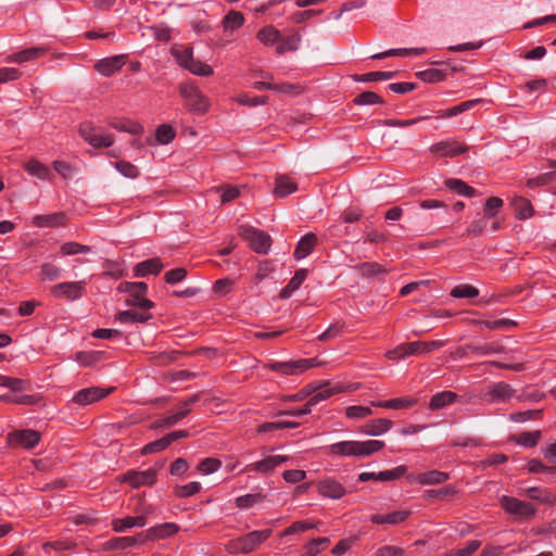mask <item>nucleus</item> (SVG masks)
Masks as SVG:
<instances>
[{"label": "nucleus", "mask_w": 556, "mask_h": 556, "mask_svg": "<svg viewBox=\"0 0 556 556\" xmlns=\"http://www.w3.org/2000/svg\"><path fill=\"white\" fill-rule=\"evenodd\" d=\"M127 306H135L140 311L148 312L154 306V303L143 296H131L126 300Z\"/></svg>", "instance_id": "obj_57"}, {"label": "nucleus", "mask_w": 556, "mask_h": 556, "mask_svg": "<svg viewBox=\"0 0 556 556\" xmlns=\"http://www.w3.org/2000/svg\"><path fill=\"white\" fill-rule=\"evenodd\" d=\"M156 470L153 468L144 471H128L124 475V480L130 483L134 488L142 485H152L155 482Z\"/></svg>", "instance_id": "obj_14"}, {"label": "nucleus", "mask_w": 556, "mask_h": 556, "mask_svg": "<svg viewBox=\"0 0 556 556\" xmlns=\"http://www.w3.org/2000/svg\"><path fill=\"white\" fill-rule=\"evenodd\" d=\"M503 201L500 198L492 197L486 200L484 205V216L485 218H494L496 215V212L502 207Z\"/></svg>", "instance_id": "obj_53"}, {"label": "nucleus", "mask_w": 556, "mask_h": 556, "mask_svg": "<svg viewBox=\"0 0 556 556\" xmlns=\"http://www.w3.org/2000/svg\"><path fill=\"white\" fill-rule=\"evenodd\" d=\"M91 251V248L89 245L80 244L77 242H66L62 244L61 252L64 255H74L78 253L87 254Z\"/></svg>", "instance_id": "obj_47"}, {"label": "nucleus", "mask_w": 556, "mask_h": 556, "mask_svg": "<svg viewBox=\"0 0 556 556\" xmlns=\"http://www.w3.org/2000/svg\"><path fill=\"white\" fill-rule=\"evenodd\" d=\"M313 384L318 386V389L313 393V395L309 397V400L306 402L302 409L281 410L278 413V416L301 417L307 415L312 412V407L315 406L317 403H319L320 401H325L329 399L331 395L343 391V388L340 384L331 386L329 381Z\"/></svg>", "instance_id": "obj_2"}, {"label": "nucleus", "mask_w": 556, "mask_h": 556, "mask_svg": "<svg viewBox=\"0 0 556 556\" xmlns=\"http://www.w3.org/2000/svg\"><path fill=\"white\" fill-rule=\"evenodd\" d=\"M151 314L143 311H136V309H128V311H122L116 315V320L122 324H128V323H146L151 318Z\"/></svg>", "instance_id": "obj_23"}, {"label": "nucleus", "mask_w": 556, "mask_h": 556, "mask_svg": "<svg viewBox=\"0 0 556 556\" xmlns=\"http://www.w3.org/2000/svg\"><path fill=\"white\" fill-rule=\"evenodd\" d=\"M465 349H469L470 352L475 353L477 356L492 355V354L502 353L504 351L503 346L495 344V343H486L483 345L468 344V345H465Z\"/></svg>", "instance_id": "obj_36"}, {"label": "nucleus", "mask_w": 556, "mask_h": 556, "mask_svg": "<svg viewBox=\"0 0 556 556\" xmlns=\"http://www.w3.org/2000/svg\"><path fill=\"white\" fill-rule=\"evenodd\" d=\"M451 295L453 298H476L479 295V290L470 285H458L452 289Z\"/></svg>", "instance_id": "obj_42"}, {"label": "nucleus", "mask_w": 556, "mask_h": 556, "mask_svg": "<svg viewBox=\"0 0 556 556\" xmlns=\"http://www.w3.org/2000/svg\"><path fill=\"white\" fill-rule=\"evenodd\" d=\"M220 465L222 463L216 458H205L199 464L198 470L204 475H210L216 471Z\"/></svg>", "instance_id": "obj_61"}, {"label": "nucleus", "mask_w": 556, "mask_h": 556, "mask_svg": "<svg viewBox=\"0 0 556 556\" xmlns=\"http://www.w3.org/2000/svg\"><path fill=\"white\" fill-rule=\"evenodd\" d=\"M540 437V431L522 432L517 437L516 441L520 445L532 447L538 444Z\"/></svg>", "instance_id": "obj_50"}, {"label": "nucleus", "mask_w": 556, "mask_h": 556, "mask_svg": "<svg viewBox=\"0 0 556 556\" xmlns=\"http://www.w3.org/2000/svg\"><path fill=\"white\" fill-rule=\"evenodd\" d=\"M307 275L306 269H299L295 271L294 276L290 279L289 283L281 290L280 298L288 299L305 280Z\"/></svg>", "instance_id": "obj_29"}, {"label": "nucleus", "mask_w": 556, "mask_h": 556, "mask_svg": "<svg viewBox=\"0 0 556 556\" xmlns=\"http://www.w3.org/2000/svg\"><path fill=\"white\" fill-rule=\"evenodd\" d=\"M479 102H480V100H469V101L462 102L458 105H455V106L448 109L447 111H445V113L443 114V117L456 116V115L473 108Z\"/></svg>", "instance_id": "obj_54"}, {"label": "nucleus", "mask_w": 556, "mask_h": 556, "mask_svg": "<svg viewBox=\"0 0 556 556\" xmlns=\"http://www.w3.org/2000/svg\"><path fill=\"white\" fill-rule=\"evenodd\" d=\"M220 193L222 202L228 203L239 197L240 191L237 187L222 186L216 189Z\"/></svg>", "instance_id": "obj_58"}, {"label": "nucleus", "mask_w": 556, "mask_h": 556, "mask_svg": "<svg viewBox=\"0 0 556 556\" xmlns=\"http://www.w3.org/2000/svg\"><path fill=\"white\" fill-rule=\"evenodd\" d=\"M426 52V48H412V49H391L381 53L372 55V59H383L388 56H406V55H419Z\"/></svg>", "instance_id": "obj_35"}, {"label": "nucleus", "mask_w": 556, "mask_h": 556, "mask_svg": "<svg viewBox=\"0 0 556 556\" xmlns=\"http://www.w3.org/2000/svg\"><path fill=\"white\" fill-rule=\"evenodd\" d=\"M51 293L54 298H65L68 301H76L86 293V282L71 281L60 282L51 288Z\"/></svg>", "instance_id": "obj_7"}, {"label": "nucleus", "mask_w": 556, "mask_h": 556, "mask_svg": "<svg viewBox=\"0 0 556 556\" xmlns=\"http://www.w3.org/2000/svg\"><path fill=\"white\" fill-rule=\"evenodd\" d=\"M406 471V467L400 466L392 470H386L377 473V480L378 481H389V480H395L402 477Z\"/></svg>", "instance_id": "obj_59"}, {"label": "nucleus", "mask_w": 556, "mask_h": 556, "mask_svg": "<svg viewBox=\"0 0 556 556\" xmlns=\"http://www.w3.org/2000/svg\"><path fill=\"white\" fill-rule=\"evenodd\" d=\"M408 515H409V513L406 510H397V511H393L388 515H374V516H371L370 520L374 523H378V525H383V523L397 525L400 522H403L407 518Z\"/></svg>", "instance_id": "obj_26"}, {"label": "nucleus", "mask_w": 556, "mask_h": 556, "mask_svg": "<svg viewBox=\"0 0 556 556\" xmlns=\"http://www.w3.org/2000/svg\"><path fill=\"white\" fill-rule=\"evenodd\" d=\"M456 394L452 391H443L434 394L430 400L431 409H441L455 401Z\"/></svg>", "instance_id": "obj_34"}, {"label": "nucleus", "mask_w": 556, "mask_h": 556, "mask_svg": "<svg viewBox=\"0 0 556 556\" xmlns=\"http://www.w3.org/2000/svg\"><path fill=\"white\" fill-rule=\"evenodd\" d=\"M178 531V527L175 523H163L148 529L146 532L139 534L140 539L144 541H154L159 539H165Z\"/></svg>", "instance_id": "obj_16"}, {"label": "nucleus", "mask_w": 556, "mask_h": 556, "mask_svg": "<svg viewBox=\"0 0 556 556\" xmlns=\"http://www.w3.org/2000/svg\"><path fill=\"white\" fill-rule=\"evenodd\" d=\"M288 460V456H281V455H275V456H268L267 458L256 462L253 464H250L245 467L247 471H258L262 473L269 472L274 470L278 465L285 463Z\"/></svg>", "instance_id": "obj_18"}, {"label": "nucleus", "mask_w": 556, "mask_h": 556, "mask_svg": "<svg viewBox=\"0 0 556 556\" xmlns=\"http://www.w3.org/2000/svg\"><path fill=\"white\" fill-rule=\"evenodd\" d=\"M448 478L450 476L446 472L430 470L418 475L417 481L420 484H441L444 483Z\"/></svg>", "instance_id": "obj_31"}, {"label": "nucleus", "mask_w": 556, "mask_h": 556, "mask_svg": "<svg viewBox=\"0 0 556 556\" xmlns=\"http://www.w3.org/2000/svg\"><path fill=\"white\" fill-rule=\"evenodd\" d=\"M515 215L519 219H528L533 215V207L529 200L525 198H516L513 202Z\"/></svg>", "instance_id": "obj_33"}, {"label": "nucleus", "mask_w": 556, "mask_h": 556, "mask_svg": "<svg viewBox=\"0 0 556 556\" xmlns=\"http://www.w3.org/2000/svg\"><path fill=\"white\" fill-rule=\"evenodd\" d=\"M0 387H5L17 392L26 390V382L18 378L0 375Z\"/></svg>", "instance_id": "obj_49"}, {"label": "nucleus", "mask_w": 556, "mask_h": 556, "mask_svg": "<svg viewBox=\"0 0 556 556\" xmlns=\"http://www.w3.org/2000/svg\"><path fill=\"white\" fill-rule=\"evenodd\" d=\"M264 500V495L261 493L255 494H247L236 498V505L241 509H248L253 505L262 502Z\"/></svg>", "instance_id": "obj_43"}, {"label": "nucleus", "mask_w": 556, "mask_h": 556, "mask_svg": "<svg viewBox=\"0 0 556 556\" xmlns=\"http://www.w3.org/2000/svg\"><path fill=\"white\" fill-rule=\"evenodd\" d=\"M45 53L43 48H29L8 56V62L24 63L36 60Z\"/></svg>", "instance_id": "obj_27"}, {"label": "nucleus", "mask_w": 556, "mask_h": 556, "mask_svg": "<svg viewBox=\"0 0 556 556\" xmlns=\"http://www.w3.org/2000/svg\"><path fill=\"white\" fill-rule=\"evenodd\" d=\"M480 547L479 541L469 542L464 548L452 551L448 556H471Z\"/></svg>", "instance_id": "obj_64"}, {"label": "nucleus", "mask_w": 556, "mask_h": 556, "mask_svg": "<svg viewBox=\"0 0 556 556\" xmlns=\"http://www.w3.org/2000/svg\"><path fill=\"white\" fill-rule=\"evenodd\" d=\"M330 540L328 538H318L312 540L307 546L306 551L309 556H315L319 553L321 548H325L329 544Z\"/></svg>", "instance_id": "obj_62"}, {"label": "nucleus", "mask_w": 556, "mask_h": 556, "mask_svg": "<svg viewBox=\"0 0 556 556\" xmlns=\"http://www.w3.org/2000/svg\"><path fill=\"white\" fill-rule=\"evenodd\" d=\"M142 542H144V540L140 539L139 534H138L137 536H124V538L114 539L111 542V546L113 548H126V547L132 546L137 543H142Z\"/></svg>", "instance_id": "obj_56"}, {"label": "nucleus", "mask_w": 556, "mask_h": 556, "mask_svg": "<svg viewBox=\"0 0 556 556\" xmlns=\"http://www.w3.org/2000/svg\"><path fill=\"white\" fill-rule=\"evenodd\" d=\"M271 530L252 531L244 536L229 541L227 548L230 553L248 554L267 540Z\"/></svg>", "instance_id": "obj_4"}, {"label": "nucleus", "mask_w": 556, "mask_h": 556, "mask_svg": "<svg viewBox=\"0 0 556 556\" xmlns=\"http://www.w3.org/2000/svg\"><path fill=\"white\" fill-rule=\"evenodd\" d=\"M395 72H370L362 75H354L355 81L388 80L395 76Z\"/></svg>", "instance_id": "obj_40"}, {"label": "nucleus", "mask_w": 556, "mask_h": 556, "mask_svg": "<svg viewBox=\"0 0 556 556\" xmlns=\"http://www.w3.org/2000/svg\"><path fill=\"white\" fill-rule=\"evenodd\" d=\"M127 62L126 54L114 55L98 61L94 64V68L103 76H112L118 72Z\"/></svg>", "instance_id": "obj_12"}, {"label": "nucleus", "mask_w": 556, "mask_h": 556, "mask_svg": "<svg viewBox=\"0 0 556 556\" xmlns=\"http://www.w3.org/2000/svg\"><path fill=\"white\" fill-rule=\"evenodd\" d=\"M179 91L190 111L197 114L206 113L210 106L208 99L197 86L185 84L180 86Z\"/></svg>", "instance_id": "obj_5"}, {"label": "nucleus", "mask_w": 556, "mask_h": 556, "mask_svg": "<svg viewBox=\"0 0 556 556\" xmlns=\"http://www.w3.org/2000/svg\"><path fill=\"white\" fill-rule=\"evenodd\" d=\"M392 427V421L389 420V419H386V418H379V419H376V420H371L369 422H367L364 427H363V432L368 434V435H380L384 432H387L388 430H390Z\"/></svg>", "instance_id": "obj_24"}, {"label": "nucleus", "mask_w": 556, "mask_h": 556, "mask_svg": "<svg viewBox=\"0 0 556 556\" xmlns=\"http://www.w3.org/2000/svg\"><path fill=\"white\" fill-rule=\"evenodd\" d=\"M501 503L507 513L521 518H531L535 514V509L529 503L521 502L515 497L503 496Z\"/></svg>", "instance_id": "obj_11"}, {"label": "nucleus", "mask_w": 556, "mask_h": 556, "mask_svg": "<svg viewBox=\"0 0 556 556\" xmlns=\"http://www.w3.org/2000/svg\"><path fill=\"white\" fill-rule=\"evenodd\" d=\"M445 185L448 189L457 192L460 195L475 197L477 193L472 187L468 186L460 179H448L445 181Z\"/></svg>", "instance_id": "obj_38"}, {"label": "nucleus", "mask_w": 556, "mask_h": 556, "mask_svg": "<svg viewBox=\"0 0 556 556\" xmlns=\"http://www.w3.org/2000/svg\"><path fill=\"white\" fill-rule=\"evenodd\" d=\"M151 513V508H148L144 514L136 517H125L113 521V529L116 532H125L129 528L144 527L147 525V515Z\"/></svg>", "instance_id": "obj_17"}, {"label": "nucleus", "mask_w": 556, "mask_h": 556, "mask_svg": "<svg viewBox=\"0 0 556 556\" xmlns=\"http://www.w3.org/2000/svg\"><path fill=\"white\" fill-rule=\"evenodd\" d=\"M188 71L199 76H210L213 74V68L210 65H206L198 60H193V62L188 67Z\"/></svg>", "instance_id": "obj_63"}, {"label": "nucleus", "mask_w": 556, "mask_h": 556, "mask_svg": "<svg viewBox=\"0 0 556 556\" xmlns=\"http://www.w3.org/2000/svg\"><path fill=\"white\" fill-rule=\"evenodd\" d=\"M468 150V147L457 141H441L431 146L430 151L439 156L454 157Z\"/></svg>", "instance_id": "obj_15"}, {"label": "nucleus", "mask_w": 556, "mask_h": 556, "mask_svg": "<svg viewBox=\"0 0 556 556\" xmlns=\"http://www.w3.org/2000/svg\"><path fill=\"white\" fill-rule=\"evenodd\" d=\"M96 127L92 123H83L79 127V135L92 147L104 148L113 144V136L110 134H94Z\"/></svg>", "instance_id": "obj_9"}, {"label": "nucleus", "mask_w": 556, "mask_h": 556, "mask_svg": "<svg viewBox=\"0 0 556 556\" xmlns=\"http://www.w3.org/2000/svg\"><path fill=\"white\" fill-rule=\"evenodd\" d=\"M556 180V172L544 173L535 178H530L527 180L526 185L529 188L541 187L551 184Z\"/></svg>", "instance_id": "obj_46"}, {"label": "nucleus", "mask_w": 556, "mask_h": 556, "mask_svg": "<svg viewBox=\"0 0 556 556\" xmlns=\"http://www.w3.org/2000/svg\"><path fill=\"white\" fill-rule=\"evenodd\" d=\"M113 390H114V388H110V389H102L99 387L86 388V389L78 391L74 395L73 401L79 405L86 406V405H89V404L106 396Z\"/></svg>", "instance_id": "obj_13"}, {"label": "nucleus", "mask_w": 556, "mask_h": 556, "mask_svg": "<svg viewBox=\"0 0 556 556\" xmlns=\"http://www.w3.org/2000/svg\"><path fill=\"white\" fill-rule=\"evenodd\" d=\"M115 168L127 178H136L139 175L138 168L129 162L119 161L115 163Z\"/></svg>", "instance_id": "obj_55"}, {"label": "nucleus", "mask_w": 556, "mask_h": 556, "mask_svg": "<svg viewBox=\"0 0 556 556\" xmlns=\"http://www.w3.org/2000/svg\"><path fill=\"white\" fill-rule=\"evenodd\" d=\"M25 169L30 175L36 176L39 179L51 180L53 178V174L51 173L49 167H47L46 165H43L42 163L35 159H31L25 164Z\"/></svg>", "instance_id": "obj_25"}, {"label": "nucleus", "mask_w": 556, "mask_h": 556, "mask_svg": "<svg viewBox=\"0 0 556 556\" xmlns=\"http://www.w3.org/2000/svg\"><path fill=\"white\" fill-rule=\"evenodd\" d=\"M155 137L159 143L167 144L174 139L175 131L170 125L163 124L157 127Z\"/></svg>", "instance_id": "obj_45"}, {"label": "nucleus", "mask_w": 556, "mask_h": 556, "mask_svg": "<svg viewBox=\"0 0 556 556\" xmlns=\"http://www.w3.org/2000/svg\"><path fill=\"white\" fill-rule=\"evenodd\" d=\"M444 345L443 341H416L409 343H403L397 345L395 349L387 352L389 359H397L408 355H424L429 354L434 350H438Z\"/></svg>", "instance_id": "obj_3"}, {"label": "nucleus", "mask_w": 556, "mask_h": 556, "mask_svg": "<svg viewBox=\"0 0 556 556\" xmlns=\"http://www.w3.org/2000/svg\"><path fill=\"white\" fill-rule=\"evenodd\" d=\"M489 402L507 401L515 395V390L506 382H496L489 387Z\"/></svg>", "instance_id": "obj_19"}, {"label": "nucleus", "mask_w": 556, "mask_h": 556, "mask_svg": "<svg viewBox=\"0 0 556 556\" xmlns=\"http://www.w3.org/2000/svg\"><path fill=\"white\" fill-rule=\"evenodd\" d=\"M257 38L264 43V45H274L276 42L279 43L281 36L278 29H276L273 26H266L262 28L257 33Z\"/></svg>", "instance_id": "obj_39"}, {"label": "nucleus", "mask_w": 556, "mask_h": 556, "mask_svg": "<svg viewBox=\"0 0 556 556\" xmlns=\"http://www.w3.org/2000/svg\"><path fill=\"white\" fill-rule=\"evenodd\" d=\"M239 235L256 253L266 254L269 251L271 239L266 232L251 226H240Z\"/></svg>", "instance_id": "obj_6"}, {"label": "nucleus", "mask_w": 556, "mask_h": 556, "mask_svg": "<svg viewBox=\"0 0 556 556\" xmlns=\"http://www.w3.org/2000/svg\"><path fill=\"white\" fill-rule=\"evenodd\" d=\"M163 268V264L160 258L154 257L143 262L138 263L134 273L136 277H146L150 274L157 275Z\"/></svg>", "instance_id": "obj_21"}, {"label": "nucleus", "mask_w": 556, "mask_h": 556, "mask_svg": "<svg viewBox=\"0 0 556 556\" xmlns=\"http://www.w3.org/2000/svg\"><path fill=\"white\" fill-rule=\"evenodd\" d=\"M345 413L349 418L361 419L371 415L372 410L370 407L354 405L349 406Z\"/></svg>", "instance_id": "obj_60"}, {"label": "nucleus", "mask_w": 556, "mask_h": 556, "mask_svg": "<svg viewBox=\"0 0 556 556\" xmlns=\"http://www.w3.org/2000/svg\"><path fill=\"white\" fill-rule=\"evenodd\" d=\"M384 447V442L379 440L368 441H342L329 446L331 454L354 457H367Z\"/></svg>", "instance_id": "obj_1"}, {"label": "nucleus", "mask_w": 556, "mask_h": 556, "mask_svg": "<svg viewBox=\"0 0 556 556\" xmlns=\"http://www.w3.org/2000/svg\"><path fill=\"white\" fill-rule=\"evenodd\" d=\"M300 42L301 36L300 34L295 33L285 39H280L276 51L278 54H283L287 51H295L299 49Z\"/></svg>", "instance_id": "obj_37"}, {"label": "nucleus", "mask_w": 556, "mask_h": 556, "mask_svg": "<svg viewBox=\"0 0 556 556\" xmlns=\"http://www.w3.org/2000/svg\"><path fill=\"white\" fill-rule=\"evenodd\" d=\"M173 55L176 59L177 63L187 70L194 60L192 55V49L190 48H186L182 50L173 49Z\"/></svg>", "instance_id": "obj_44"}, {"label": "nucleus", "mask_w": 556, "mask_h": 556, "mask_svg": "<svg viewBox=\"0 0 556 556\" xmlns=\"http://www.w3.org/2000/svg\"><path fill=\"white\" fill-rule=\"evenodd\" d=\"M64 213H53L48 215H36L33 224L37 227H56L65 224Z\"/></svg>", "instance_id": "obj_22"}, {"label": "nucleus", "mask_w": 556, "mask_h": 556, "mask_svg": "<svg viewBox=\"0 0 556 556\" xmlns=\"http://www.w3.org/2000/svg\"><path fill=\"white\" fill-rule=\"evenodd\" d=\"M294 191H296V185L287 176L280 175L276 178L275 197L285 198Z\"/></svg>", "instance_id": "obj_30"}, {"label": "nucleus", "mask_w": 556, "mask_h": 556, "mask_svg": "<svg viewBox=\"0 0 556 556\" xmlns=\"http://www.w3.org/2000/svg\"><path fill=\"white\" fill-rule=\"evenodd\" d=\"M354 103L357 105H370L383 103V100L372 91H364L354 99Z\"/></svg>", "instance_id": "obj_48"}, {"label": "nucleus", "mask_w": 556, "mask_h": 556, "mask_svg": "<svg viewBox=\"0 0 556 556\" xmlns=\"http://www.w3.org/2000/svg\"><path fill=\"white\" fill-rule=\"evenodd\" d=\"M416 403V400L414 397H399V399H392L389 401L383 402H372V406L377 407H383V408H391V409H400V408H406L410 407Z\"/></svg>", "instance_id": "obj_32"}, {"label": "nucleus", "mask_w": 556, "mask_h": 556, "mask_svg": "<svg viewBox=\"0 0 556 556\" xmlns=\"http://www.w3.org/2000/svg\"><path fill=\"white\" fill-rule=\"evenodd\" d=\"M40 440V433L35 430H16L8 435L10 445H17L25 448L34 447Z\"/></svg>", "instance_id": "obj_10"}, {"label": "nucleus", "mask_w": 556, "mask_h": 556, "mask_svg": "<svg viewBox=\"0 0 556 556\" xmlns=\"http://www.w3.org/2000/svg\"><path fill=\"white\" fill-rule=\"evenodd\" d=\"M318 492L326 497L333 500L341 498L345 494V489L341 483L333 479H325L318 483Z\"/></svg>", "instance_id": "obj_20"}, {"label": "nucleus", "mask_w": 556, "mask_h": 556, "mask_svg": "<svg viewBox=\"0 0 556 556\" xmlns=\"http://www.w3.org/2000/svg\"><path fill=\"white\" fill-rule=\"evenodd\" d=\"M317 239L314 233L305 235L298 243L296 249L294 251V256L298 260L306 257L312 251L316 243Z\"/></svg>", "instance_id": "obj_28"}, {"label": "nucleus", "mask_w": 556, "mask_h": 556, "mask_svg": "<svg viewBox=\"0 0 556 556\" xmlns=\"http://www.w3.org/2000/svg\"><path fill=\"white\" fill-rule=\"evenodd\" d=\"M417 76L426 83H438L444 79L445 75L442 71L430 68L417 73Z\"/></svg>", "instance_id": "obj_52"}, {"label": "nucleus", "mask_w": 556, "mask_h": 556, "mask_svg": "<svg viewBox=\"0 0 556 556\" xmlns=\"http://www.w3.org/2000/svg\"><path fill=\"white\" fill-rule=\"evenodd\" d=\"M113 127L117 130L126 131L131 135L140 134L143 130V127L139 123L126 119L114 123Z\"/></svg>", "instance_id": "obj_51"}, {"label": "nucleus", "mask_w": 556, "mask_h": 556, "mask_svg": "<svg viewBox=\"0 0 556 556\" xmlns=\"http://www.w3.org/2000/svg\"><path fill=\"white\" fill-rule=\"evenodd\" d=\"M316 364L317 362L315 358H308L290 362H273L268 365V367L273 371H277L283 375H296L316 366Z\"/></svg>", "instance_id": "obj_8"}, {"label": "nucleus", "mask_w": 556, "mask_h": 556, "mask_svg": "<svg viewBox=\"0 0 556 556\" xmlns=\"http://www.w3.org/2000/svg\"><path fill=\"white\" fill-rule=\"evenodd\" d=\"M243 22V15L240 12L232 10L223 18V26L225 30H235L239 28Z\"/></svg>", "instance_id": "obj_41"}]
</instances>
